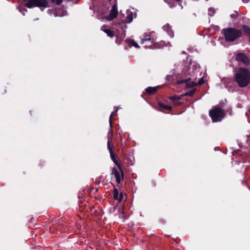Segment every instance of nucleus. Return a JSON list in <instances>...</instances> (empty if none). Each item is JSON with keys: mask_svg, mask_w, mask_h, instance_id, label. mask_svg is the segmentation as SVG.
<instances>
[{"mask_svg": "<svg viewBox=\"0 0 250 250\" xmlns=\"http://www.w3.org/2000/svg\"><path fill=\"white\" fill-rule=\"evenodd\" d=\"M52 3H54L55 2V0H51Z\"/></svg>", "mask_w": 250, "mask_h": 250, "instance_id": "nucleus-33", "label": "nucleus"}, {"mask_svg": "<svg viewBox=\"0 0 250 250\" xmlns=\"http://www.w3.org/2000/svg\"><path fill=\"white\" fill-rule=\"evenodd\" d=\"M196 86V83L195 82L188 83L187 82L186 84V87L188 88H190Z\"/></svg>", "mask_w": 250, "mask_h": 250, "instance_id": "nucleus-19", "label": "nucleus"}, {"mask_svg": "<svg viewBox=\"0 0 250 250\" xmlns=\"http://www.w3.org/2000/svg\"><path fill=\"white\" fill-rule=\"evenodd\" d=\"M163 28L165 30L167 31V33L169 34V35L170 37H173L174 33L172 32L171 27L169 24L167 23V25L164 26Z\"/></svg>", "mask_w": 250, "mask_h": 250, "instance_id": "nucleus-13", "label": "nucleus"}, {"mask_svg": "<svg viewBox=\"0 0 250 250\" xmlns=\"http://www.w3.org/2000/svg\"><path fill=\"white\" fill-rule=\"evenodd\" d=\"M158 88H159V86H156V87L149 86L146 89V92L148 95H151L152 94H154V93H155L157 92Z\"/></svg>", "mask_w": 250, "mask_h": 250, "instance_id": "nucleus-10", "label": "nucleus"}, {"mask_svg": "<svg viewBox=\"0 0 250 250\" xmlns=\"http://www.w3.org/2000/svg\"><path fill=\"white\" fill-rule=\"evenodd\" d=\"M82 202H81L80 203V204H79V206H80V208H82V207H83V205H82Z\"/></svg>", "mask_w": 250, "mask_h": 250, "instance_id": "nucleus-31", "label": "nucleus"}, {"mask_svg": "<svg viewBox=\"0 0 250 250\" xmlns=\"http://www.w3.org/2000/svg\"><path fill=\"white\" fill-rule=\"evenodd\" d=\"M234 57L235 58V61L238 62H250V60L249 58H248L247 56L244 53H235Z\"/></svg>", "mask_w": 250, "mask_h": 250, "instance_id": "nucleus-5", "label": "nucleus"}, {"mask_svg": "<svg viewBox=\"0 0 250 250\" xmlns=\"http://www.w3.org/2000/svg\"><path fill=\"white\" fill-rule=\"evenodd\" d=\"M111 133H112V130L111 131ZM112 136V134H111V136Z\"/></svg>", "mask_w": 250, "mask_h": 250, "instance_id": "nucleus-37", "label": "nucleus"}, {"mask_svg": "<svg viewBox=\"0 0 250 250\" xmlns=\"http://www.w3.org/2000/svg\"><path fill=\"white\" fill-rule=\"evenodd\" d=\"M110 158L111 160L113 161V162L114 163V164L118 167L119 169L120 170V172L122 173V179H124V173L123 171V170L122 169V167H121V164L119 163L118 160H117V158L118 157V156L115 154L114 152H111L110 154Z\"/></svg>", "mask_w": 250, "mask_h": 250, "instance_id": "nucleus-6", "label": "nucleus"}, {"mask_svg": "<svg viewBox=\"0 0 250 250\" xmlns=\"http://www.w3.org/2000/svg\"><path fill=\"white\" fill-rule=\"evenodd\" d=\"M196 90L194 89L191 90L189 92H186L183 96L192 97L195 93ZM183 95H182V97Z\"/></svg>", "mask_w": 250, "mask_h": 250, "instance_id": "nucleus-20", "label": "nucleus"}, {"mask_svg": "<svg viewBox=\"0 0 250 250\" xmlns=\"http://www.w3.org/2000/svg\"><path fill=\"white\" fill-rule=\"evenodd\" d=\"M19 11L21 12L23 15H25V12H27V10L24 7H18Z\"/></svg>", "mask_w": 250, "mask_h": 250, "instance_id": "nucleus-23", "label": "nucleus"}, {"mask_svg": "<svg viewBox=\"0 0 250 250\" xmlns=\"http://www.w3.org/2000/svg\"><path fill=\"white\" fill-rule=\"evenodd\" d=\"M158 105L160 107H161L164 109H166V110H170V111L171 110L172 108V107L171 106L165 105V104H164L163 103H162L161 102L158 103Z\"/></svg>", "mask_w": 250, "mask_h": 250, "instance_id": "nucleus-15", "label": "nucleus"}, {"mask_svg": "<svg viewBox=\"0 0 250 250\" xmlns=\"http://www.w3.org/2000/svg\"><path fill=\"white\" fill-rule=\"evenodd\" d=\"M209 115L213 122H218L225 117L226 113L223 109L216 106L209 111Z\"/></svg>", "mask_w": 250, "mask_h": 250, "instance_id": "nucleus-3", "label": "nucleus"}, {"mask_svg": "<svg viewBox=\"0 0 250 250\" xmlns=\"http://www.w3.org/2000/svg\"><path fill=\"white\" fill-rule=\"evenodd\" d=\"M151 40V38H147V37H146V38H144L143 39H142L141 40V43L143 44L145 42H146V41H150Z\"/></svg>", "mask_w": 250, "mask_h": 250, "instance_id": "nucleus-25", "label": "nucleus"}, {"mask_svg": "<svg viewBox=\"0 0 250 250\" xmlns=\"http://www.w3.org/2000/svg\"><path fill=\"white\" fill-rule=\"evenodd\" d=\"M208 12H209V13H208L209 15L211 16L212 15H210V13L211 12L212 14H214L215 13V10L213 8H208Z\"/></svg>", "mask_w": 250, "mask_h": 250, "instance_id": "nucleus-28", "label": "nucleus"}, {"mask_svg": "<svg viewBox=\"0 0 250 250\" xmlns=\"http://www.w3.org/2000/svg\"><path fill=\"white\" fill-rule=\"evenodd\" d=\"M104 31L107 34L108 37H113L114 36V32L109 29H104Z\"/></svg>", "mask_w": 250, "mask_h": 250, "instance_id": "nucleus-18", "label": "nucleus"}, {"mask_svg": "<svg viewBox=\"0 0 250 250\" xmlns=\"http://www.w3.org/2000/svg\"><path fill=\"white\" fill-rule=\"evenodd\" d=\"M221 33L227 42H234L242 37L243 35V32L240 29L234 27L223 28L221 31Z\"/></svg>", "mask_w": 250, "mask_h": 250, "instance_id": "nucleus-2", "label": "nucleus"}, {"mask_svg": "<svg viewBox=\"0 0 250 250\" xmlns=\"http://www.w3.org/2000/svg\"><path fill=\"white\" fill-rule=\"evenodd\" d=\"M111 174L114 175L115 177L116 178V182L118 184H120L121 181L122 180L123 181L124 180V179L123 180L122 179V173L121 172V175H120L119 171L117 170V169L115 167H114L112 168V172H111Z\"/></svg>", "mask_w": 250, "mask_h": 250, "instance_id": "nucleus-8", "label": "nucleus"}, {"mask_svg": "<svg viewBox=\"0 0 250 250\" xmlns=\"http://www.w3.org/2000/svg\"><path fill=\"white\" fill-rule=\"evenodd\" d=\"M114 107L116 108L115 112H117V111L118 110V107Z\"/></svg>", "mask_w": 250, "mask_h": 250, "instance_id": "nucleus-32", "label": "nucleus"}, {"mask_svg": "<svg viewBox=\"0 0 250 250\" xmlns=\"http://www.w3.org/2000/svg\"><path fill=\"white\" fill-rule=\"evenodd\" d=\"M169 77H170L169 76H167V78H168V79H169Z\"/></svg>", "mask_w": 250, "mask_h": 250, "instance_id": "nucleus-35", "label": "nucleus"}, {"mask_svg": "<svg viewBox=\"0 0 250 250\" xmlns=\"http://www.w3.org/2000/svg\"><path fill=\"white\" fill-rule=\"evenodd\" d=\"M62 2V0H56V4L60 5Z\"/></svg>", "mask_w": 250, "mask_h": 250, "instance_id": "nucleus-29", "label": "nucleus"}, {"mask_svg": "<svg viewBox=\"0 0 250 250\" xmlns=\"http://www.w3.org/2000/svg\"><path fill=\"white\" fill-rule=\"evenodd\" d=\"M190 80V78H189L186 80H179L177 81V83L178 84H183V83H186V84L187 83V82H188V81Z\"/></svg>", "mask_w": 250, "mask_h": 250, "instance_id": "nucleus-21", "label": "nucleus"}, {"mask_svg": "<svg viewBox=\"0 0 250 250\" xmlns=\"http://www.w3.org/2000/svg\"><path fill=\"white\" fill-rule=\"evenodd\" d=\"M133 20V13L130 12V13H128L126 19V22L127 23H130Z\"/></svg>", "mask_w": 250, "mask_h": 250, "instance_id": "nucleus-16", "label": "nucleus"}, {"mask_svg": "<svg viewBox=\"0 0 250 250\" xmlns=\"http://www.w3.org/2000/svg\"><path fill=\"white\" fill-rule=\"evenodd\" d=\"M58 229H59L60 231L62 232H66L68 229L66 227V226H63V225L60 226Z\"/></svg>", "mask_w": 250, "mask_h": 250, "instance_id": "nucleus-22", "label": "nucleus"}, {"mask_svg": "<svg viewBox=\"0 0 250 250\" xmlns=\"http://www.w3.org/2000/svg\"><path fill=\"white\" fill-rule=\"evenodd\" d=\"M84 206H85V208H87V207L89 208V206H86L85 205Z\"/></svg>", "mask_w": 250, "mask_h": 250, "instance_id": "nucleus-34", "label": "nucleus"}, {"mask_svg": "<svg viewBox=\"0 0 250 250\" xmlns=\"http://www.w3.org/2000/svg\"><path fill=\"white\" fill-rule=\"evenodd\" d=\"M234 79L240 87L247 86L250 83V71L246 68H239L235 73Z\"/></svg>", "mask_w": 250, "mask_h": 250, "instance_id": "nucleus-1", "label": "nucleus"}, {"mask_svg": "<svg viewBox=\"0 0 250 250\" xmlns=\"http://www.w3.org/2000/svg\"><path fill=\"white\" fill-rule=\"evenodd\" d=\"M182 54L186 57V61L184 60V62H193L194 61L193 60V57L191 56H187V54L185 52H183Z\"/></svg>", "mask_w": 250, "mask_h": 250, "instance_id": "nucleus-14", "label": "nucleus"}, {"mask_svg": "<svg viewBox=\"0 0 250 250\" xmlns=\"http://www.w3.org/2000/svg\"><path fill=\"white\" fill-rule=\"evenodd\" d=\"M126 42L127 43V44L130 47L133 46L137 48H140V46L138 44V43L132 39H126Z\"/></svg>", "mask_w": 250, "mask_h": 250, "instance_id": "nucleus-12", "label": "nucleus"}, {"mask_svg": "<svg viewBox=\"0 0 250 250\" xmlns=\"http://www.w3.org/2000/svg\"><path fill=\"white\" fill-rule=\"evenodd\" d=\"M205 83L204 80L203 78H201L198 82L197 83H196V86L197 85H201Z\"/></svg>", "mask_w": 250, "mask_h": 250, "instance_id": "nucleus-24", "label": "nucleus"}, {"mask_svg": "<svg viewBox=\"0 0 250 250\" xmlns=\"http://www.w3.org/2000/svg\"><path fill=\"white\" fill-rule=\"evenodd\" d=\"M107 138H108L107 148H108L109 152L110 154L111 152H112V153L114 152L113 150L114 149L115 147L113 144H111V140H110V138L109 134H108Z\"/></svg>", "mask_w": 250, "mask_h": 250, "instance_id": "nucleus-11", "label": "nucleus"}, {"mask_svg": "<svg viewBox=\"0 0 250 250\" xmlns=\"http://www.w3.org/2000/svg\"><path fill=\"white\" fill-rule=\"evenodd\" d=\"M113 114H114V113H112L110 115V117H109V124H110V126L111 128H112V118H113Z\"/></svg>", "mask_w": 250, "mask_h": 250, "instance_id": "nucleus-26", "label": "nucleus"}, {"mask_svg": "<svg viewBox=\"0 0 250 250\" xmlns=\"http://www.w3.org/2000/svg\"><path fill=\"white\" fill-rule=\"evenodd\" d=\"M82 196H83V194L82 193H79L78 194V198L79 199H80Z\"/></svg>", "mask_w": 250, "mask_h": 250, "instance_id": "nucleus-30", "label": "nucleus"}, {"mask_svg": "<svg viewBox=\"0 0 250 250\" xmlns=\"http://www.w3.org/2000/svg\"><path fill=\"white\" fill-rule=\"evenodd\" d=\"M169 77H170L169 76H167V78H168V79H169Z\"/></svg>", "mask_w": 250, "mask_h": 250, "instance_id": "nucleus-36", "label": "nucleus"}, {"mask_svg": "<svg viewBox=\"0 0 250 250\" xmlns=\"http://www.w3.org/2000/svg\"><path fill=\"white\" fill-rule=\"evenodd\" d=\"M23 1H27L25 6L28 8L38 7L42 11L43 8L50 6L47 0H23Z\"/></svg>", "mask_w": 250, "mask_h": 250, "instance_id": "nucleus-4", "label": "nucleus"}, {"mask_svg": "<svg viewBox=\"0 0 250 250\" xmlns=\"http://www.w3.org/2000/svg\"><path fill=\"white\" fill-rule=\"evenodd\" d=\"M118 13L117 5L116 4H115L112 6L110 13L107 17V20L108 21H112L117 17Z\"/></svg>", "mask_w": 250, "mask_h": 250, "instance_id": "nucleus-7", "label": "nucleus"}, {"mask_svg": "<svg viewBox=\"0 0 250 250\" xmlns=\"http://www.w3.org/2000/svg\"><path fill=\"white\" fill-rule=\"evenodd\" d=\"M124 195L123 192H121L119 195L118 201L121 202L123 199Z\"/></svg>", "mask_w": 250, "mask_h": 250, "instance_id": "nucleus-27", "label": "nucleus"}, {"mask_svg": "<svg viewBox=\"0 0 250 250\" xmlns=\"http://www.w3.org/2000/svg\"><path fill=\"white\" fill-rule=\"evenodd\" d=\"M168 99L172 102L173 104L175 106H179L183 104V102L180 101L182 99V96L174 95L169 97Z\"/></svg>", "mask_w": 250, "mask_h": 250, "instance_id": "nucleus-9", "label": "nucleus"}, {"mask_svg": "<svg viewBox=\"0 0 250 250\" xmlns=\"http://www.w3.org/2000/svg\"><path fill=\"white\" fill-rule=\"evenodd\" d=\"M119 191L117 188H115L113 190V198L115 200H117L118 201L119 199Z\"/></svg>", "mask_w": 250, "mask_h": 250, "instance_id": "nucleus-17", "label": "nucleus"}]
</instances>
